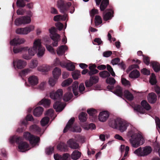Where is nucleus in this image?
Masks as SVG:
<instances>
[{
	"label": "nucleus",
	"instance_id": "nucleus-46",
	"mask_svg": "<svg viewBox=\"0 0 160 160\" xmlns=\"http://www.w3.org/2000/svg\"><path fill=\"white\" fill-rule=\"evenodd\" d=\"M16 5L18 8H23L26 6V4L24 0H17Z\"/></svg>",
	"mask_w": 160,
	"mask_h": 160
},
{
	"label": "nucleus",
	"instance_id": "nucleus-63",
	"mask_svg": "<svg viewBox=\"0 0 160 160\" xmlns=\"http://www.w3.org/2000/svg\"><path fill=\"white\" fill-rule=\"evenodd\" d=\"M55 26L59 30H61L63 26V24L60 22H58L56 23Z\"/></svg>",
	"mask_w": 160,
	"mask_h": 160
},
{
	"label": "nucleus",
	"instance_id": "nucleus-59",
	"mask_svg": "<svg viewBox=\"0 0 160 160\" xmlns=\"http://www.w3.org/2000/svg\"><path fill=\"white\" fill-rule=\"evenodd\" d=\"M141 72L144 75H148L150 74V70L146 68H143L141 70Z\"/></svg>",
	"mask_w": 160,
	"mask_h": 160
},
{
	"label": "nucleus",
	"instance_id": "nucleus-22",
	"mask_svg": "<svg viewBox=\"0 0 160 160\" xmlns=\"http://www.w3.org/2000/svg\"><path fill=\"white\" fill-rule=\"evenodd\" d=\"M30 130L36 134H40V136L42 134V133L41 134V128L36 125L33 124L30 127Z\"/></svg>",
	"mask_w": 160,
	"mask_h": 160
},
{
	"label": "nucleus",
	"instance_id": "nucleus-12",
	"mask_svg": "<svg viewBox=\"0 0 160 160\" xmlns=\"http://www.w3.org/2000/svg\"><path fill=\"white\" fill-rule=\"evenodd\" d=\"M31 21V18L28 16L20 17L17 18L15 21L14 23L16 26H19L21 24H27Z\"/></svg>",
	"mask_w": 160,
	"mask_h": 160
},
{
	"label": "nucleus",
	"instance_id": "nucleus-6",
	"mask_svg": "<svg viewBox=\"0 0 160 160\" xmlns=\"http://www.w3.org/2000/svg\"><path fill=\"white\" fill-rule=\"evenodd\" d=\"M49 31L50 33V38L53 41L52 45L54 47H57L58 46V42L60 40V36L56 32V29L54 27H52L49 29Z\"/></svg>",
	"mask_w": 160,
	"mask_h": 160
},
{
	"label": "nucleus",
	"instance_id": "nucleus-3",
	"mask_svg": "<svg viewBox=\"0 0 160 160\" xmlns=\"http://www.w3.org/2000/svg\"><path fill=\"white\" fill-rule=\"evenodd\" d=\"M108 124L110 127L117 129L122 132L125 131L128 126L126 121L119 118L110 119Z\"/></svg>",
	"mask_w": 160,
	"mask_h": 160
},
{
	"label": "nucleus",
	"instance_id": "nucleus-5",
	"mask_svg": "<svg viewBox=\"0 0 160 160\" xmlns=\"http://www.w3.org/2000/svg\"><path fill=\"white\" fill-rule=\"evenodd\" d=\"M152 149L150 146H146L143 148L140 147L136 150L134 153L139 156H146L151 152Z\"/></svg>",
	"mask_w": 160,
	"mask_h": 160
},
{
	"label": "nucleus",
	"instance_id": "nucleus-42",
	"mask_svg": "<svg viewBox=\"0 0 160 160\" xmlns=\"http://www.w3.org/2000/svg\"><path fill=\"white\" fill-rule=\"evenodd\" d=\"M99 76L102 78H108L110 76V73L107 71L104 70L100 72L99 73Z\"/></svg>",
	"mask_w": 160,
	"mask_h": 160
},
{
	"label": "nucleus",
	"instance_id": "nucleus-62",
	"mask_svg": "<svg viewBox=\"0 0 160 160\" xmlns=\"http://www.w3.org/2000/svg\"><path fill=\"white\" fill-rule=\"evenodd\" d=\"M25 12V9L19 8L17 10V13L18 15H23L24 14Z\"/></svg>",
	"mask_w": 160,
	"mask_h": 160
},
{
	"label": "nucleus",
	"instance_id": "nucleus-13",
	"mask_svg": "<svg viewBox=\"0 0 160 160\" xmlns=\"http://www.w3.org/2000/svg\"><path fill=\"white\" fill-rule=\"evenodd\" d=\"M34 27L33 26H30L24 28H20L16 29V33L20 34H27L31 31L34 30Z\"/></svg>",
	"mask_w": 160,
	"mask_h": 160
},
{
	"label": "nucleus",
	"instance_id": "nucleus-60",
	"mask_svg": "<svg viewBox=\"0 0 160 160\" xmlns=\"http://www.w3.org/2000/svg\"><path fill=\"white\" fill-rule=\"evenodd\" d=\"M98 11L97 9L93 8L90 12V14L91 17H93L95 15L98 14Z\"/></svg>",
	"mask_w": 160,
	"mask_h": 160
},
{
	"label": "nucleus",
	"instance_id": "nucleus-21",
	"mask_svg": "<svg viewBox=\"0 0 160 160\" xmlns=\"http://www.w3.org/2000/svg\"><path fill=\"white\" fill-rule=\"evenodd\" d=\"M22 138L21 137L13 136L10 138V142L12 144L14 143L15 142L19 145V144L22 142Z\"/></svg>",
	"mask_w": 160,
	"mask_h": 160
},
{
	"label": "nucleus",
	"instance_id": "nucleus-26",
	"mask_svg": "<svg viewBox=\"0 0 160 160\" xmlns=\"http://www.w3.org/2000/svg\"><path fill=\"white\" fill-rule=\"evenodd\" d=\"M29 83L32 85L35 86L38 83V79L37 77L32 75L28 78Z\"/></svg>",
	"mask_w": 160,
	"mask_h": 160
},
{
	"label": "nucleus",
	"instance_id": "nucleus-20",
	"mask_svg": "<svg viewBox=\"0 0 160 160\" xmlns=\"http://www.w3.org/2000/svg\"><path fill=\"white\" fill-rule=\"evenodd\" d=\"M67 143L69 147L73 149H76L79 147V144L77 143L76 140L73 138L68 140Z\"/></svg>",
	"mask_w": 160,
	"mask_h": 160
},
{
	"label": "nucleus",
	"instance_id": "nucleus-31",
	"mask_svg": "<svg viewBox=\"0 0 160 160\" xmlns=\"http://www.w3.org/2000/svg\"><path fill=\"white\" fill-rule=\"evenodd\" d=\"M51 103V101L49 99L44 98L42 99L38 103L39 105H42L46 108L48 107Z\"/></svg>",
	"mask_w": 160,
	"mask_h": 160
},
{
	"label": "nucleus",
	"instance_id": "nucleus-25",
	"mask_svg": "<svg viewBox=\"0 0 160 160\" xmlns=\"http://www.w3.org/2000/svg\"><path fill=\"white\" fill-rule=\"evenodd\" d=\"M29 147V145L27 142H23L19 144L18 148L21 152H24L28 149Z\"/></svg>",
	"mask_w": 160,
	"mask_h": 160
},
{
	"label": "nucleus",
	"instance_id": "nucleus-53",
	"mask_svg": "<svg viewBox=\"0 0 160 160\" xmlns=\"http://www.w3.org/2000/svg\"><path fill=\"white\" fill-rule=\"evenodd\" d=\"M142 57L143 62L146 65H148L150 63V58L145 55H142Z\"/></svg>",
	"mask_w": 160,
	"mask_h": 160
},
{
	"label": "nucleus",
	"instance_id": "nucleus-8",
	"mask_svg": "<svg viewBox=\"0 0 160 160\" xmlns=\"http://www.w3.org/2000/svg\"><path fill=\"white\" fill-rule=\"evenodd\" d=\"M57 5L61 12L64 13L71 6L70 2H67L63 0H58L57 2Z\"/></svg>",
	"mask_w": 160,
	"mask_h": 160
},
{
	"label": "nucleus",
	"instance_id": "nucleus-41",
	"mask_svg": "<svg viewBox=\"0 0 160 160\" xmlns=\"http://www.w3.org/2000/svg\"><path fill=\"white\" fill-rule=\"evenodd\" d=\"M117 96L122 97L123 96V93L122 88L120 87H117L113 92Z\"/></svg>",
	"mask_w": 160,
	"mask_h": 160
},
{
	"label": "nucleus",
	"instance_id": "nucleus-51",
	"mask_svg": "<svg viewBox=\"0 0 160 160\" xmlns=\"http://www.w3.org/2000/svg\"><path fill=\"white\" fill-rule=\"evenodd\" d=\"M107 83L111 85H114L116 81L115 79L112 77L108 78L106 80Z\"/></svg>",
	"mask_w": 160,
	"mask_h": 160
},
{
	"label": "nucleus",
	"instance_id": "nucleus-58",
	"mask_svg": "<svg viewBox=\"0 0 160 160\" xmlns=\"http://www.w3.org/2000/svg\"><path fill=\"white\" fill-rule=\"evenodd\" d=\"M120 62V59L118 58H116L112 59L111 63L113 65L118 64V63Z\"/></svg>",
	"mask_w": 160,
	"mask_h": 160
},
{
	"label": "nucleus",
	"instance_id": "nucleus-38",
	"mask_svg": "<svg viewBox=\"0 0 160 160\" xmlns=\"http://www.w3.org/2000/svg\"><path fill=\"white\" fill-rule=\"evenodd\" d=\"M124 95L125 98L129 100L133 99V97L132 94L128 90H125L124 92Z\"/></svg>",
	"mask_w": 160,
	"mask_h": 160
},
{
	"label": "nucleus",
	"instance_id": "nucleus-61",
	"mask_svg": "<svg viewBox=\"0 0 160 160\" xmlns=\"http://www.w3.org/2000/svg\"><path fill=\"white\" fill-rule=\"evenodd\" d=\"M154 89L155 91L157 94L158 96H160V88L157 85H155L154 86Z\"/></svg>",
	"mask_w": 160,
	"mask_h": 160
},
{
	"label": "nucleus",
	"instance_id": "nucleus-32",
	"mask_svg": "<svg viewBox=\"0 0 160 160\" xmlns=\"http://www.w3.org/2000/svg\"><path fill=\"white\" fill-rule=\"evenodd\" d=\"M61 69L56 67L53 70L52 72V74L54 78L58 79L61 75Z\"/></svg>",
	"mask_w": 160,
	"mask_h": 160
},
{
	"label": "nucleus",
	"instance_id": "nucleus-4",
	"mask_svg": "<svg viewBox=\"0 0 160 160\" xmlns=\"http://www.w3.org/2000/svg\"><path fill=\"white\" fill-rule=\"evenodd\" d=\"M130 142L133 147L137 148L143 144L144 142V140L142 136L134 133L131 136Z\"/></svg>",
	"mask_w": 160,
	"mask_h": 160
},
{
	"label": "nucleus",
	"instance_id": "nucleus-9",
	"mask_svg": "<svg viewBox=\"0 0 160 160\" xmlns=\"http://www.w3.org/2000/svg\"><path fill=\"white\" fill-rule=\"evenodd\" d=\"M73 93L75 96H77L78 94V90L80 93H82L85 89L84 84L83 83L80 84L78 88V82L77 81H75L72 84V87Z\"/></svg>",
	"mask_w": 160,
	"mask_h": 160
},
{
	"label": "nucleus",
	"instance_id": "nucleus-40",
	"mask_svg": "<svg viewBox=\"0 0 160 160\" xmlns=\"http://www.w3.org/2000/svg\"><path fill=\"white\" fill-rule=\"evenodd\" d=\"M141 103L142 106L145 109L149 110L151 109L150 106L146 100H143L141 101Z\"/></svg>",
	"mask_w": 160,
	"mask_h": 160
},
{
	"label": "nucleus",
	"instance_id": "nucleus-39",
	"mask_svg": "<svg viewBox=\"0 0 160 160\" xmlns=\"http://www.w3.org/2000/svg\"><path fill=\"white\" fill-rule=\"evenodd\" d=\"M28 49V47H23L21 48L16 47L15 46L13 48V52L15 53H18L21 52L22 51H26Z\"/></svg>",
	"mask_w": 160,
	"mask_h": 160
},
{
	"label": "nucleus",
	"instance_id": "nucleus-36",
	"mask_svg": "<svg viewBox=\"0 0 160 160\" xmlns=\"http://www.w3.org/2000/svg\"><path fill=\"white\" fill-rule=\"evenodd\" d=\"M87 114L85 112H81L79 115V119L80 122H84L86 121L87 119Z\"/></svg>",
	"mask_w": 160,
	"mask_h": 160
},
{
	"label": "nucleus",
	"instance_id": "nucleus-27",
	"mask_svg": "<svg viewBox=\"0 0 160 160\" xmlns=\"http://www.w3.org/2000/svg\"><path fill=\"white\" fill-rule=\"evenodd\" d=\"M157 99V96L154 93L152 92L149 94L148 100L149 103H154L156 102Z\"/></svg>",
	"mask_w": 160,
	"mask_h": 160
},
{
	"label": "nucleus",
	"instance_id": "nucleus-18",
	"mask_svg": "<svg viewBox=\"0 0 160 160\" xmlns=\"http://www.w3.org/2000/svg\"><path fill=\"white\" fill-rule=\"evenodd\" d=\"M13 66L15 68V65L16 64V67L18 69H21L23 68L26 65V63L23 61L19 59L17 61L14 60L13 61Z\"/></svg>",
	"mask_w": 160,
	"mask_h": 160
},
{
	"label": "nucleus",
	"instance_id": "nucleus-48",
	"mask_svg": "<svg viewBox=\"0 0 160 160\" xmlns=\"http://www.w3.org/2000/svg\"><path fill=\"white\" fill-rule=\"evenodd\" d=\"M38 63V61L37 60L32 59L30 64V67L32 68H34L37 66Z\"/></svg>",
	"mask_w": 160,
	"mask_h": 160
},
{
	"label": "nucleus",
	"instance_id": "nucleus-19",
	"mask_svg": "<svg viewBox=\"0 0 160 160\" xmlns=\"http://www.w3.org/2000/svg\"><path fill=\"white\" fill-rule=\"evenodd\" d=\"M109 116L108 112L107 111H104L101 112L98 116V118L100 121L102 122L106 121L108 119Z\"/></svg>",
	"mask_w": 160,
	"mask_h": 160
},
{
	"label": "nucleus",
	"instance_id": "nucleus-1",
	"mask_svg": "<svg viewBox=\"0 0 160 160\" xmlns=\"http://www.w3.org/2000/svg\"><path fill=\"white\" fill-rule=\"evenodd\" d=\"M28 54H24L22 57L26 60L30 59L33 56L35 52L38 51L37 55L38 57H42L44 53L45 49L42 47L40 39H39L35 40L33 43V46L28 48Z\"/></svg>",
	"mask_w": 160,
	"mask_h": 160
},
{
	"label": "nucleus",
	"instance_id": "nucleus-24",
	"mask_svg": "<svg viewBox=\"0 0 160 160\" xmlns=\"http://www.w3.org/2000/svg\"><path fill=\"white\" fill-rule=\"evenodd\" d=\"M72 88L71 87H69L68 88V92L65 93L63 97V100L66 102H67L70 100L73 96L72 93L69 92V91L71 90Z\"/></svg>",
	"mask_w": 160,
	"mask_h": 160
},
{
	"label": "nucleus",
	"instance_id": "nucleus-43",
	"mask_svg": "<svg viewBox=\"0 0 160 160\" xmlns=\"http://www.w3.org/2000/svg\"><path fill=\"white\" fill-rule=\"evenodd\" d=\"M49 118L48 117H45L41 121V124L42 126H44L48 124L49 121Z\"/></svg>",
	"mask_w": 160,
	"mask_h": 160
},
{
	"label": "nucleus",
	"instance_id": "nucleus-17",
	"mask_svg": "<svg viewBox=\"0 0 160 160\" xmlns=\"http://www.w3.org/2000/svg\"><path fill=\"white\" fill-rule=\"evenodd\" d=\"M54 158L55 160H70L71 158L70 155L68 153H64L62 156L58 154H54Z\"/></svg>",
	"mask_w": 160,
	"mask_h": 160
},
{
	"label": "nucleus",
	"instance_id": "nucleus-47",
	"mask_svg": "<svg viewBox=\"0 0 160 160\" xmlns=\"http://www.w3.org/2000/svg\"><path fill=\"white\" fill-rule=\"evenodd\" d=\"M72 82V78H69L65 80L62 83V87H65L69 85Z\"/></svg>",
	"mask_w": 160,
	"mask_h": 160
},
{
	"label": "nucleus",
	"instance_id": "nucleus-57",
	"mask_svg": "<svg viewBox=\"0 0 160 160\" xmlns=\"http://www.w3.org/2000/svg\"><path fill=\"white\" fill-rule=\"evenodd\" d=\"M122 83V84L125 86H128L130 85V82L125 78H122L121 79Z\"/></svg>",
	"mask_w": 160,
	"mask_h": 160
},
{
	"label": "nucleus",
	"instance_id": "nucleus-35",
	"mask_svg": "<svg viewBox=\"0 0 160 160\" xmlns=\"http://www.w3.org/2000/svg\"><path fill=\"white\" fill-rule=\"evenodd\" d=\"M139 76V72L137 70H133L129 74V77L131 78H138Z\"/></svg>",
	"mask_w": 160,
	"mask_h": 160
},
{
	"label": "nucleus",
	"instance_id": "nucleus-45",
	"mask_svg": "<svg viewBox=\"0 0 160 160\" xmlns=\"http://www.w3.org/2000/svg\"><path fill=\"white\" fill-rule=\"evenodd\" d=\"M102 23L101 17L99 15L95 16V24L96 26H98Z\"/></svg>",
	"mask_w": 160,
	"mask_h": 160
},
{
	"label": "nucleus",
	"instance_id": "nucleus-15",
	"mask_svg": "<svg viewBox=\"0 0 160 160\" xmlns=\"http://www.w3.org/2000/svg\"><path fill=\"white\" fill-rule=\"evenodd\" d=\"M99 78L97 76H90L89 80H87L85 82L86 87H90L98 82Z\"/></svg>",
	"mask_w": 160,
	"mask_h": 160
},
{
	"label": "nucleus",
	"instance_id": "nucleus-28",
	"mask_svg": "<svg viewBox=\"0 0 160 160\" xmlns=\"http://www.w3.org/2000/svg\"><path fill=\"white\" fill-rule=\"evenodd\" d=\"M125 146L124 145H121L120 150L121 152L122 153L125 151V153L124 154L123 157L120 160H124L125 159V157L127 156L128 151H129V148L128 146H127L125 148Z\"/></svg>",
	"mask_w": 160,
	"mask_h": 160
},
{
	"label": "nucleus",
	"instance_id": "nucleus-10",
	"mask_svg": "<svg viewBox=\"0 0 160 160\" xmlns=\"http://www.w3.org/2000/svg\"><path fill=\"white\" fill-rule=\"evenodd\" d=\"M74 121L75 118L74 117L72 118L68 121L63 130L64 133L67 132L69 129H70L71 131L73 132H81V129L80 128L78 129H76L75 127H73L72 128V125Z\"/></svg>",
	"mask_w": 160,
	"mask_h": 160
},
{
	"label": "nucleus",
	"instance_id": "nucleus-33",
	"mask_svg": "<svg viewBox=\"0 0 160 160\" xmlns=\"http://www.w3.org/2000/svg\"><path fill=\"white\" fill-rule=\"evenodd\" d=\"M67 49V48L66 46L63 45L61 46L57 50V54L60 55L64 54Z\"/></svg>",
	"mask_w": 160,
	"mask_h": 160
},
{
	"label": "nucleus",
	"instance_id": "nucleus-23",
	"mask_svg": "<svg viewBox=\"0 0 160 160\" xmlns=\"http://www.w3.org/2000/svg\"><path fill=\"white\" fill-rule=\"evenodd\" d=\"M25 40L23 38H15L10 41V44L15 46L17 44H20L24 42Z\"/></svg>",
	"mask_w": 160,
	"mask_h": 160
},
{
	"label": "nucleus",
	"instance_id": "nucleus-16",
	"mask_svg": "<svg viewBox=\"0 0 160 160\" xmlns=\"http://www.w3.org/2000/svg\"><path fill=\"white\" fill-rule=\"evenodd\" d=\"M96 5L99 6L101 11H104L109 3V0H95Z\"/></svg>",
	"mask_w": 160,
	"mask_h": 160
},
{
	"label": "nucleus",
	"instance_id": "nucleus-7",
	"mask_svg": "<svg viewBox=\"0 0 160 160\" xmlns=\"http://www.w3.org/2000/svg\"><path fill=\"white\" fill-rule=\"evenodd\" d=\"M24 138L27 140H28L31 144L36 145L39 142L40 138L31 134L28 132H25L23 134Z\"/></svg>",
	"mask_w": 160,
	"mask_h": 160
},
{
	"label": "nucleus",
	"instance_id": "nucleus-30",
	"mask_svg": "<svg viewBox=\"0 0 160 160\" xmlns=\"http://www.w3.org/2000/svg\"><path fill=\"white\" fill-rule=\"evenodd\" d=\"M151 65L154 71L158 72L160 71V64L156 61H152L151 62Z\"/></svg>",
	"mask_w": 160,
	"mask_h": 160
},
{
	"label": "nucleus",
	"instance_id": "nucleus-34",
	"mask_svg": "<svg viewBox=\"0 0 160 160\" xmlns=\"http://www.w3.org/2000/svg\"><path fill=\"white\" fill-rule=\"evenodd\" d=\"M81 154V152L76 150L74 151L72 154L71 158L74 160H77L80 157Z\"/></svg>",
	"mask_w": 160,
	"mask_h": 160
},
{
	"label": "nucleus",
	"instance_id": "nucleus-29",
	"mask_svg": "<svg viewBox=\"0 0 160 160\" xmlns=\"http://www.w3.org/2000/svg\"><path fill=\"white\" fill-rule=\"evenodd\" d=\"M43 110L42 107L38 106L33 111V115L36 117L40 116L42 114Z\"/></svg>",
	"mask_w": 160,
	"mask_h": 160
},
{
	"label": "nucleus",
	"instance_id": "nucleus-54",
	"mask_svg": "<svg viewBox=\"0 0 160 160\" xmlns=\"http://www.w3.org/2000/svg\"><path fill=\"white\" fill-rule=\"evenodd\" d=\"M66 67L68 70L70 71H73L75 68V66L70 63H67Z\"/></svg>",
	"mask_w": 160,
	"mask_h": 160
},
{
	"label": "nucleus",
	"instance_id": "nucleus-64",
	"mask_svg": "<svg viewBox=\"0 0 160 160\" xmlns=\"http://www.w3.org/2000/svg\"><path fill=\"white\" fill-rule=\"evenodd\" d=\"M99 72V71L96 69H93V70H92L91 71H90L88 73V74L89 76H92V75L98 73Z\"/></svg>",
	"mask_w": 160,
	"mask_h": 160
},
{
	"label": "nucleus",
	"instance_id": "nucleus-2",
	"mask_svg": "<svg viewBox=\"0 0 160 160\" xmlns=\"http://www.w3.org/2000/svg\"><path fill=\"white\" fill-rule=\"evenodd\" d=\"M62 95L63 91L61 89H58L55 92H52L50 93V97L57 101L53 105L54 108L57 112H61L64 108L61 102Z\"/></svg>",
	"mask_w": 160,
	"mask_h": 160
},
{
	"label": "nucleus",
	"instance_id": "nucleus-52",
	"mask_svg": "<svg viewBox=\"0 0 160 160\" xmlns=\"http://www.w3.org/2000/svg\"><path fill=\"white\" fill-rule=\"evenodd\" d=\"M72 76L74 79H77L80 75V72L78 71H75L72 72Z\"/></svg>",
	"mask_w": 160,
	"mask_h": 160
},
{
	"label": "nucleus",
	"instance_id": "nucleus-56",
	"mask_svg": "<svg viewBox=\"0 0 160 160\" xmlns=\"http://www.w3.org/2000/svg\"><path fill=\"white\" fill-rule=\"evenodd\" d=\"M57 79L52 78H50L48 81L50 85L52 87L54 86Z\"/></svg>",
	"mask_w": 160,
	"mask_h": 160
},
{
	"label": "nucleus",
	"instance_id": "nucleus-37",
	"mask_svg": "<svg viewBox=\"0 0 160 160\" xmlns=\"http://www.w3.org/2000/svg\"><path fill=\"white\" fill-rule=\"evenodd\" d=\"M57 149L61 151L65 152L67 150V146L64 143H62L57 146Z\"/></svg>",
	"mask_w": 160,
	"mask_h": 160
},
{
	"label": "nucleus",
	"instance_id": "nucleus-11",
	"mask_svg": "<svg viewBox=\"0 0 160 160\" xmlns=\"http://www.w3.org/2000/svg\"><path fill=\"white\" fill-rule=\"evenodd\" d=\"M34 120V118L32 115L29 114L28 115L25 120L22 121L21 125V128H18L17 130V131L19 132H21L24 131L26 128V125L28 124V121H32Z\"/></svg>",
	"mask_w": 160,
	"mask_h": 160
},
{
	"label": "nucleus",
	"instance_id": "nucleus-55",
	"mask_svg": "<svg viewBox=\"0 0 160 160\" xmlns=\"http://www.w3.org/2000/svg\"><path fill=\"white\" fill-rule=\"evenodd\" d=\"M54 150L53 147L52 146H49L46 149V152L48 155H50L52 154Z\"/></svg>",
	"mask_w": 160,
	"mask_h": 160
},
{
	"label": "nucleus",
	"instance_id": "nucleus-14",
	"mask_svg": "<svg viewBox=\"0 0 160 160\" xmlns=\"http://www.w3.org/2000/svg\"><path fill=\"white\" fill-rule=\"evenodd\" d=\"M114 11L112 8H110L106 9L103 13V19L106 21L111 19L114 16Z\"/></svg>",
	"mask_w": 160,
	"mask_h": 160
},
{
	"label": "nucleus",
	"instance_id": "nucleus-50",
	"mask_svg": "<svg viewBox=\"0 0 160 160\" xmlns=\"http://www.w3.org/2000/svg\"><path fill=\"white\" fill-rule=\"evenodd\" d=\"M87 113L91 116H94L97 113L96 110L93 108H90L87 109Z\"/></svg>",
	"mask_w": 160,
	"mask_h": 160
},
{
	"label": "nucleus",
	"instance_id": "nucleus-49",
	"mask_svg": "<svg viewBox=\"0 0 160 160\" xmlns=\"http://www.w3.org/2000/svg\"><path fill=\"white\" fill-rule=\"evenodd\" d=\"M134 110L141 114H144L143 109L139 105H136L134 108Z\"/></svg>",
	"mask_w": 160,
	"mask_h": 160
},
{
	"label": "nucleus",
	"instance_id": "nucleus-44",
	"mask_svg": "<svg viewBox=\"0 0 160 160\" xmlns=\"http://www.w3.org/2000/svg\"><path fill=\"white\" fill-rule=\"evenodd\" d=\"M31 70L29 68H26L22 70L19 73V75L21 77H24L26 76Z\"/></svg>",
	"mask_w": 160,
	"mask_h": 160
}]
</instances>
